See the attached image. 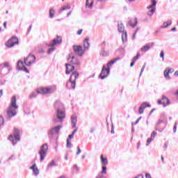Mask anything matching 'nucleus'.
<instances>
[{"instance_id":"34","label":"nucleus","mask_w":178,"mask_h":178,"mask_svg":"<svg viewBox=\"0 0 178 178\" xmlns=\"http://www.w3.org/2000/svg\"><path fill=\"white\" fill-rule=\"evenodd\" d=\"M54 15H55V10H54V8H50V10H49V17L51 19L54 18Z\"/></svg>"},{"instance_id":"19","label":"nucleus","mask_w":178,"mask_h":178,"mask_svg":"<svg viewBox=\"0 0 178 178\" xmlns=\"http://www.w3.org/2000/svg\"><path fill=\"white\" fill-rule=\"evenodd\" d=\"M77 77H79V74L77 72H74L70 76V81H72L73 83H76V80L77 79Z\"/></svg>"},{"instance_id":"44","label":"nucleus","mask_w":178,"mask_h":178,"mask_svg":"<svg viewBox=\"0 0 178 178\" xmlns=\"http://www.w3.org/2000/svg\"><path fill=\"white\" fill-rule=\"evenodd\" d=\"M140 53H138L137 55L136 56L134 57L133 60L134 62H136V60H138V58H140Z\"/></svg>"},{"instance_id":"60","label":"nucleus","mask_w":178,"mask_h":178,"mask_svg":"<svg viewBox=\"0 0 178 178\" xmlns=\"http://www.w3.org/2000/svg\"><path fill=\"white\" fill-rule=\"evenodd\" d=\"M158 104H159V105H162V100L159 99V100H158Z\"/></svg>"},{"instance_id":"36","label":"nucleus","mask_w":178,"mask_h":178,"mask_svg":"<svg viewBox=\"0 0 178 178\" xmlns=\"http://www.w3.org/2000/svg\"><path fill=\"white\" fill-rule=\"evenodd\" d=\"M164 76L166 78L167 80H170V76L169 75V72H168V70H165L164 71Z\"/></svg>"},{"instance_id":"23","label":"nucleus","mask_w":178,"mask_h":178,"mask_svg":"<svg viewBox=\"0 0 178 178\" xmlns=\"http://www.w3.org/2000/svg\"><path fill=\"white\" fill-rule=\"evenodd\" d=\"M88 41H90V38H85L83 41V47L85 49H88V48H90V42Z\"/></svg>"},{"instance_id":"55","label":"nucleus","mask_w":178,"mask_h":178,"mask_svg":"<svg viewBox=\"0 0 178 178\" xmlns=\"http://www.w3.org/2000/svg\"><path fill=\"white\" fill-rule=\"evenodd\" d=\"M135 63H136V61L132 60V62L131 63V65H130L131 67H133L134 66Z\"/></svg>"},{"instance_id":"61","label":"nucleus","mask_w":178,"mask_h":178,"mask_svg":"<svg viewBox=\"0 0 178 178\" xmlns=\"http://www.w3.org/2000/svg\"><path fill=\"white\" fill-rule=\"evenodd\" d=\"M163 148L164 149H166V148H168V144L165 143L163 145Z\"/></svg>"},{"instance_id":"21","label":"nucleus","mask_w":178,"mask_h":178,"mask_svg":"<svg viewBox=\"0 0 178 178\" xmlns=\"http://www.w3.org/2000/svg\"><path fill=\"white\" fill-rule=\"evenodd\" d=\"M3 67H7L9 71L12 70V67H10V65H9V63L8 62H5L0 64V69H3Z\"/></svg>"},{"instance_id":"46","label":"nucleus","mask_w":178,"mask_h":178,"mask_svg":"<svg viewBox=\"0 0 178 178\" xmlns=\"http://www.w3.org/2000/svg\"><path fill=\"white\" fill-rule=\"evenodd\" d=\"M55 51V47H51L50 49H49L47 54H52L54 51Z\"/></svg>"},{"instance_id":"33","label":"nucleus","mask_w":178,"mask_h":178,"mask_svg":"<svg viewBox=\"0 0 178 178\" xmlns=\"http://www.w3.org/2000/svg\"><path fill=\"white\" fill-rule=\"evenodd\" d=\"M101 56H109V52L106 51L104 49H102L100 52Z\"/></svg>"},{"instance_id":"32","label":"nucleus","mask_w":178,"mask_h":178,"mask_svg":"<svg viewBox=\"0 0 178 178\" xmlns=\"http://www.w3.org/2000/svg\"><path fill=\"white\" fill-rule=\"evenodd\" d=\"M155 10H156V8L149 9L147 13L148 16H152V15H154V13H155Z\"/></svg>"},{"instance_id":"40","label":"nucleus","mask_w":178,"mask_h":178,"mask_svg":"<svg viewBox=\"0 0 178 178\" xmlns=\"http://www.w3.org/2000/svg\"><path fill=\"white\" fill-rule=\"evenodd\" d=\"M67 148H72V142L70 139H67Z\"/></svg>"},{"instance_id":"28","label":"nucleus","mask_w":178,"mask_h":178,"mask_svg":"<svg viewBox=\"0 0 178 178\" xmlns=\"http://www.w3.org/2000/svg\"><path fill=\"white\" fill-rule=\"evenodd\" d=\"M100 159H101L102 163V165H104V166L108 165V159L104 158V155H102V154L101 155Z\"/></svg>"},{"instance_id":"5","label":"nucleus","mask_w":178,"mask_h":178,"mask_svg":"<svg viewBox=\"0 0 178 178\" xmlns=\"http://www.w3.org/2000/svg\"><path fill=\"white\" fill-rule=\"evenodd\" d=\"M118 29L120 33H122V41L123 44H124V42H127V31H124V26L123 25V23H122V22H118Z\"/></svg>"},{"instance_id":"8","label":"nucleus","mask_w":178,"mask_h":178,"mask_svg":"<svg viewBox=\"0 0 178 178\" xmlns=\"http://www.w3.org/2000/svg\"><path fill=\"white\" fill-rule=\"evenodd\" d=\"M166 123L167 122L165 120H159L156 125V130H158V131H160V133H162L165 127H166Z\"/></svg>"},{"instance_id":"10","label":"nucleus","mask_w":178,"mask_h":178,"mask_svg":"<svg viewBox=\"0 0 178 178\" xmlns=\"http://www.w3.org/2000/svg\"><path fill=\"white\" fill-rule=\"evenodd\" d=\"M110 72H111V70H109L108 68H106V65H103L102 72L99 74L100 79H102V80H104V79H106V77L109 76Z\"/></svg>"},{"instance_id":"16","label":"nucleus","mask_w":178,"mask_h":178,"mask_svg":"<svg viewBox=\"0 0 178 178\" xmlns=\"http://www.w3.org/2000/svg\"><path fill=\"white\" fill-rule=\"evenodd\" d=\"M65 87L68 90H70L71 88H72V90H74V88H76V83L70 81V79L69 81L67 82Z\"/></svg>"},{"instance_id":"35","label":"nucleus","mask_w":178,"mask_h":178,"mask_svg":"<svg viewBox=\"0 0 178 178\" xmlns=\"http://www.w3.org/2000/svg\"><path fill=\"white\" fill-rule=\"evenodd\" d=\"M12 42H14V45H16V44H19V39L16 38V36H14L11 38Z\"/></svg>"},{"instance_id":"49","label":"nucleus","mask_w":178,"mask_h":178,"mask_svg":"<svg viewBox=\"0 0 178 178\" xmlns=\"http://www.w3.org/2000/svg\"><path fill=\"white\" fill-rule=\"evenodd\" d=\"M166 70H167V72H168V73H170V74L173 73V72H174L173 69L169 68V67H168L166 69Z\"/></svg>"},{"instance_id":"27","label":"nucleus","mask_w":178,"mask_h":178,"mask_svg":"<svg viewBox=\"0 0 178 178\" xmlns=\"http://www.w3.org/2000/svg\"><path fill=\"white\" fill-rule=\"evenodd\" d=\"M54 166H56V163L53 160L47 165V170H49V169L54 168Z\"/></svg>"},{"instance_id":"31","label":"nucleus","mask_w":178,"mask_h":178,"mask_svg":"<svg viewBox=\"0 0 178 178\" xmlns=\"http://www.w3.org/2000/svg\"><path fill=\"white\" fill-rule=\"evenodd\" d=\"M140 108H142V109H145V108H150L151 105L149 104H147V102H144L143 104H142L140 106Z\"/></svg>"},{"instance_id":"47","label":"nucleus","mask_w":178,"mask_h":178,"mask_svg":"<svg viewBox=\"0 0 178 178\" xmlns=\"http://www.w3.org/2000/svg\"><path fill=\"white\" fill-rule=\"evenodd\" d=\"M177 130V122H175L173 128L174 133H176Z\"/></svg>"},{"instance_id":"38","label":"nucleus","mask_w":178,"mask_h":178,"mask_svg":"<svg viewBox=\"0 0 178 178\" xmlns=\"http://www.w3.org/2000/svg\"><path fill=\"white\" fill-rule=\"evenodd\" d=\"M160 58H162L163 62L165 60V52L163 51V50H162L160 53Z\"/></svg>"},{"instance_id":"52","label":"nucleus","mask_w":178,"mask_h":178,"mask_svg":"<svg viewBox=\"0 0 178 178\" xmlns=\"http://www.w3.org/2000/svg\"><path fill=\"white\" fill-rule=\"evenodd\" d=\"M140 120H141V117H140L136 121L135 123H132V124H138Z\"/></svg>"},{"instance_id":"14","label":"nucleus","mask_w":178,"mask_h":178,"mask_svg":"<svg viewBox=\"0 0 178 178\" xmlns=\"http://www.w3.org/2000/svg\"><path fill=\"white\" fill-rule=\"evenodd\" d=\"M65 67H66V71H65L66 74H70V73H72V72L74 70V66H73L72 64L66 63Z\"/></svg>"},{"instance_id":"3","label":"nucleus","mask_w":178,"mask_h":178,"mask_svg":"<svg viewBox=\"0 0 178 178\" xmlns=\"http://www.w3.org/2000/svg\"><path fill=\"white\" fill-rule=\"evenodd\" d=\"M17 109H19V106L16 103V96H13L11 98L10 104L7 109V115L8 118H13L17 115Z\"/></svg>"},{"instance_id":"9","label":"nucleus","mask_w":178,"mask_h":178,"mask_svg":"<svg viewBox=\"0 0 178 178\" xmlns=\"http://www.w3.org/2000/svg\"><path fill=\"white\" fill-rule=\"evenodd\" d=\"M67 62L68 63H71V65H75L76 66L80 65V61H79V59H77V58H76L73 54L69 55Z\"/></svg>"},{"instance_id":"2","label":"nucleus","mask_w":178,"mask_h":178,"mask_svg":"<svg viewBox=\"0 0 178 178\" xmlns=\"http://www.w3.org/2000/svg\"><path fill=\"white\" fill-rule=\"evenodd\" d=\"M55 91H56V86H51L47 88H39L37 89L36 92H33L29 95V98H35L37 94H43L45 95L47 94H52L53 92H55Z\"/></svg>"},{"instance_id":"18","label":"nucleus","mask_w":178,"mask_h":178,"mask_svg":"<svg viewBox=\"0 0 178 178\" xmlns=\"http://www.w3.org/2000/svg\"><path fill=\"white\" fill-rule=\"evenodd\" d=\"M118 60H120V58H119V57L115 58L113 60H111L110 62H108L107 63V69L111 70V67L112 66V65H115V63H117Z\"/></svg>"},{"instance_id":"6","label":"nucleus","mask_w":178,"mask_h":178,"mask_svg":"<svg viewBox=\"0 0 178 178\" xmlns=\"http://www.w3.org/2000/svg\"><path fill=\"white\" fill-rule=\"evenodd\" d=\"M62 129V125H58L51 127L47 132L49 138H54L56 134H59L60 129Z\"/></svg>"},{"instance_id":"43","label":"nucleus","mask_w":178,"mask_h":178,"mask_svg":"<svg viewBox=\"0 0 178 178\" xmlns=\"http://www.w3.org/2000/svg\"><path fill=\"white\" fill-rule=\"evenodd\" d=\"M3 123H5V120L3 116H0V126H3Z\"/></svg>"},{"instance_id":"26","label":"nucleus","mask_w":178,"mask_h":178,"mask_svg":"<svg viewBox=\"0 0 178 178\" xmlns=\"http://www.w3.org/2000/svg\"><path fill=\"white\" fill-rule=\"evenodd\" d=\"M172 24V20H168L165 22H163V25L161 26V29H166V27H169Z\"/></svg>"},{"instance_id":"20","label":"nucleus","mask_w":178,"mask_h":178,"mask_svg":"<svg viewBox=\"0 0 178 178\" xmlns=\"http://www.w3.org/2000/svg\"><path fill=\"white\" fill-rule=\"evenodd\" d=\"M92 5H94V0H86V8L91 9L92 8Z\"/></svg>"},{"instance_id":"11","label":"nucleus","mask_w":178,"mask_h":178,"mask_svg":"<svg viewBox=\"0 0 178 178\" xmlns=\"http://www.w3.org/2000/svg\"><path fill=\"white\" fill-rule=\"evenodd\" d=\"M35 62V56L34 55L29 54L28 58H24V63L26 66H31L32 63Z\"/></svg>"},{"instance_id":"50","label":"nucleus","mask_w":178,"mask_h":178,"mask_svg":"<svg viewBox=\"0 0 178 178\" xmlns=\"http://www.w3.org/2000/svg\"><path fill=\"white\" fill-rule=\"evenodd\" d=\"M143 113H144V109L141 107H139V114L143 115Z\"/></svg>"},{"instance_id":"12","label":"nucleus","mask_w":178,"mask_h":178,"mask_svg":"<svg viewBox=\"0 0 178 178\" xmlns=\"http://www.w3.org/2000/svg\"><path fill=\"white\" fill-rule=\"evenodd\" d=\"M73 49H74L75 54H76L78 56H83V55L84 54V50L83 49V47L74 45Z\"/></svg>"},{"instance_id":"30","label":"nucleus","mask_w":178,"mask_h":178,"mask_svg":"<svg viewBox=\"0 0 178 178\" xmlns=\"http://www.w3.org/2000/svg\"><path fill=\"white\" fill-rule=\"evenodd\" d=\"M152 2V5L149 6L147 7V9L149 10V9H155V8H154V6H156V1L155 0H152L151 1Z\"/></svg>"},{"instance_id":"62","label":"nucleus","mask_w":178,"mask_h":178,"mask_svg":"<svg viewBox=\"0 0 178 178\" xmlns=\"http://www.w3.org/2000/svg\"><path fill=\"white\" fill-rule=\"evenodd\" d=\"M102 45H103L104 47H105V45H106V42L103 41V42H102Z\"/></svg>"},{"instance_id":"15","label":"nucleus","mask_w":178,"mask_h":178,"mask_svg":"<svg viewBox=\"0 0 178 178\" xmlns=\"http://www.w3.org/2000/svg\"><path fill=\"white\" fill-rule=\"evenodd\" d=\"M23 62L22 61H18L17 64V68L18 70H23L24 72H26V73H29V70H27V67L25 66H23Z\"/></svg>"},{"instance_id":"59","label":"nucleus","mask_w":178,"mask_h":178,"mask_svg":"<svg viewBox=\"0 0 178 178\" xmlns=\"http://www.w3.org/2000/svg\"><path fill=\"white\" fill-rule=\"evenodd\" d=\"M2 95H3V90H0V98L2 97Z\"/></svg>"},{"instance_id":"1","label":"nucleus","mask_w":178,"mask_h":178,"mask_svg":"<svg viewBox=\"0 0 178 178\" xmlns=\"http://www.w3.org/2000/svg\"><path fill=\"white\" fill-rule=\"evenodd\" d=\"M55 108L56 109V118L53 119L54 124H56L58 122L63 123V120L66 118L65 113V106L61 103L57 102L55 104Z\"/></svg>"},{"instance_id":"24","label":"nucleus","mask_w":178,"mask_h":178,"mask_svg":"<svg viewBox=\"0 0 178 178\" xmlns=\"http://www.w3.org/2000/svg\"><path fill=\"white\" fill-rule=\"evenodd\" d=\"M137 18H134V20H131L129 22V24L130 25L131 27H133V29H134V27L137 26Z\"/></svg>"},{"instance_id":"39","label":"nucleus","mask_w":178,"mask_h":178,"mask_svg":"<svg viewBox=\"0 0 178 178\" xmlns=\"http://www.w3.org/2000/svg\"><path fill=\"white\" fill-rule=\"evenodd\" d=\"M102 170L101 172L102 175H106V166L102 165Z\"/></svg>"},{"instance_id":"58","label":"nucleus","mask_w":178,"mask_h":178,"mask_svg":"<svg viewBox=\"0 0 178 178\" xmlns=\"http://www.w3.org/2000/svg\"><path fill=\"white\" fill-rule=\"evenodd\" d=\"M30 169H32V170L35 169V164H33L32 166L30 167Z\"/></svg>"},{"instance_id":"17","label":"nucleus","mask_w":178,"mask_h":178,"mask_svg":"<svg viewBox=\"0 0 178 178\" xmlns=\"http://www.w3.org/2000/svg\"><path fill=\"white\" fill-rule=\"evenodd\" d=\"M162 104L163 106H168V105L170 104V101L165 95H162Z\"/></svg>"},{"instance_id":"13","label":"nucleus","mask_w":178,"mask_h":178,"mask_svg":"<svg viewBox=\"0 0 178 178\" xmlns=\"http://www.w3.org/2000/svg\"><path fill=\"white\" fill-rule=\"evenodd\" d=\"M62 38L60 36H57L56 38L54 39L49 44V47H55L58 44H61Z\"/></svg>"},{"instance_id":"54","label":"nucleus","mask_w":178,"mask_h":178,"mask_svg":"<svg viewBox=\"0 0 178 178\" xmlns=\"http://www.w3.org/2000/svg\"><path fill=\"white\" fill-rule=\"evenodd\" d=\"M111 134H115V129H113V125L111 127Z\"/></svg>"},{"instance_id":"22","label":"nucleus","mask_w":178,"mask_h":178,"mask_svg":"<svg viewBox=\"0 0 178 178\" xmlns=\"http://www.w3.org/2000/svg\"><path fill=\"white\" fill-rule=\"evenodd\" d=\"M71 122L72 124V128L74 129L76 127V124L77 123V116L72 115L71 117Z\"/></svg>"},{"instance_id":"25","label":"nucleus","mask_w":178,"mask_h":178,"mask_svg":"<svg viewBox=\"0 0 178 178\" xmlns=\"http://www.w3.org/2000/svg\"><path fill=\"white\" fill-rule=\"evenodd\" d=\"M151 49V44H147L146 45L143 46L140 51L142 52H147V51Z\"/></svg>"},{"instance_id":"7","label":"nucleus","mask_w":178,"mask_h":178,"mask_svg":"<svg viewBox=\"0 0 178 178\" xmlns=\"http://www.w3.org/2000/svg\"><path fill=\"white\" fill-rule=\"evenodd\" d=\"M47 152H48V145L44 143L40 147V150L39 152V155H40V162H42L45 159V156H47Z\"/></svg>"},{"instance_id":"45","label":"nucleus","mask_w":178,"mask_h":178,"mask_svg":"<svg viewBox=\"0 0 178 178\" xmlns=\"http://www.w3.org/2000/svg\"><path fill=\"white\" fill-rule=\"evenodd\" d=\"M155 137H156V131H154L152 134H151V138H152V140H154V138H155Z\"/></svg>"},{"instance_id":"48","label":"nucleus","mask_w":178,"mask_h":178,"mask_svg":"<svg viewBox=\"0 0 178 178\" xmlns=\"http://www.w3.org/2000/svg\"><path fill=\"white\" fill-rule=\"evenodd\" d=\"M33 172L37 176L40 173V171L38 170V168H36L33 170Z\"/></svg>"},{"instance_id":"51","label":"nucleus","mask_w":178,"mask_h":178,"mask_svg":"<svg viewBox=\"0 0 178 178\" xmlns=\"http://www.w3.org/2000/svg\"><path fill=\"white\" fill-rule=\"evenodd\" d=\"M77 152H76V155H80V154H81V149H80V147H77Z\"/></svg>"},{"instance_id":"4","label":"nucleus","mask_w":178,"mask_h":178,"mask_svg":"<svg viewBox=\"0 0 178 178\" xmlns=\"http://www.w3.org/2000/svg\"><path fill=\"white\" fill-rule=\"evenodd\" d=\"M8 140L12 141L13 145H16V144H17V141H20V131L15 128L14 129L13 135H10Z\"/></svg>"},{"instance_id":"53","label":"nucleus","mask_w":178,"mask_h":178,"mask_svg":"<svg viewBox=\"0 0 178 178\" xmlns=\"http://www.w3.org/2000/svg\"><path fill=\"white\" fill-rule=\"evenodd\" d=\"M94 131H95V128L91 127L90 132L92 134V133H94Z\"/></svg>"},{"instance_id":"57","label":"nucleus","mask_w":178,"mask_h":178,"mask_svg":"<svg viewBox=\"0 0 178 178\" xmlns=\"http://www.w3.org/2000/svg\"><path fill=\"white\" fill-rule=\"evenodd\" d=\"M81 33H83V29L79 30L77 32L78 35H80V34H81Z\"/></svg>"},{"instance_id":"56","label":"nucleus","mask_w":178,"mask_h":178,"mask_svg":"<svg viewBox=\"0 0 178 178\" xmlns=\"http://www.w3.org/2000/svg\"><path fill=\"white\" fill-rule=\"evenodd\" d=\"M73 168H74V169H76V170H79V167L77 166L76 164H74V165H73Z\"/></svg>"},{"instance_id":"64","label":"nucleus","mask_w":178,"mask_h":178,"mask_svg":"<svg viewBox=\"0 0 178 178\" xmlns=\"http://www.w3.org/2000/svg\"><path fill=\"white\" fill-rule=\"evenodd\" d=\"M175 76H178V70L175 72Z\"/></svg>"},{"instance_id":"37","label":"nucleus","mask_w":178,"mask_h":178,"mask_svg":"<svg viewBox=\"0 0 178 178\" xmlns=\"http://www.w3.org/2000/svg\"><path fill=\"white\" fill-rule=\"evenodd\" d=\"M70 6L69 5L65 6L63 7L61 9H60V12H63V10H67V9H70Z\"/></svg>"},{"instance_id":"41","label":"nucleus","mask_w":178,"mask_h":178,"mask_svg":"<svg viewBox=\"0 0 178 178\" xmlns=\"http://www.w3.org/2000/svg\"><path fill=\"white\" fill-rule=\"evenodd\" d=\"M153 140L154 139H152V138H147L146 146L148 147V145L151 144V143H152Z\"/></svg>"},{"instance_id":"42","label":"nucleus","mask_w":178,"mask_h":178,"mask_svg":"<svg viewBox=\"0 0 178 178\" xmlns=\"http://www.w3.org/2000/svg\"><path fill=\"white\" fill-rule=\"evenodd\" d=\"M145 63L143 65V66L141 68V70H140V75H139V77H141V76H143V73L144 72V70L145 69Z\"/></svg>"},{"instance_id":"63","label":"nucleus","mask_w":178,"mask_h":178,"mask_svg":"<svg viewBox=\"0 0 178 178\" xmlns=\"http://www.w3.org/2000/svg\"><path fill=\"white\" fill-rule=\"evenodd\" d=\"M74 135L73 134L69 135L68 138L71 139Z\"/></svg>"},{"instance_id":"29","label":"nucleus","mask_w":178,"mask_h":178,"mask_svg":"<svg viewBox=\"0 0 178 178\" xmlns=\"http://www.w3.org/2000/svg\"><path fill=\"white\" fill-rule=\"evenodd\" d=\"M15 42H12V40L10 39L9 40H8V42L6 43V47H8V48H12V47L15 46Z\"/></svg>"}]
</instances>
